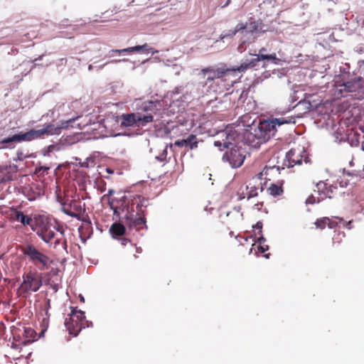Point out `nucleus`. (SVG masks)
<instances>
[{"mask_svg":"<svg viewBox=\"0 0 364 364\" xmlns=\"http://www.w3.org/2000/svg\"><path fill=\"white\" fill-rule=\"evenodd\" d=\"M269 255H270V254L267 253V254L264 255V257L268 259L269 257Z\"/></svg>","mask_w":364,"mask_h":364,"instance_id":"47","label":"nucleus"},{"mask_svg":"<svg viewBox=\"0 0 364 364\" xmlns=\"http://www.w3.org/2000/svg\"><path fill=\"white\" fill-rule=\"evenodd\" d=\"M135 51V46L129 47L127 48L124 49H115L109 51V53H117V54H122V53H132Z\"/></svg>","mask_w":364,"mask_h":364,"instance_id":"28","label":"nucleus"},{"mask_svg":"<svg viewBox=\"0 0 364 364\" xmlns=\"http://www.w3.org/2000/svg\"><path fill=\"white\" fill-rule=\"evenodd\" d=\"M125 230V227L119 223H113L109 228V232L113 236H122Z\"/></svg>","mask_w":364,"mask_h":364,"instance_id":"23","label":"nucleus"},{"mask_svg":"<svg viewBox=\"0 0 364 364\" xmlns=\"http://www.w3.org/2000/svg\"><path fill=\"white\" fill-rule=\"evenodd\" d=\"M63 212L64 213H65L67 215H69L72 218H75L80 220V214L79 213L71 211L70 210L67 209L65 208H63Z\"/></svg>","mask_w":364,"mask_h":364,"instance_id":"32","label":"nucleus"},{"mask_svg":"<svg viewBox=\"0 0 364 364\" xmlns=\"http://www.w3.org/2000/svg\"><path fill=\"white\" fill-rule=\"evenodd\" d=\"M63 60L66 61L65 59H61L62 63H64Z\"/></svg>","mask_w":364,"mask_h":364,"instance_id":"55","label":"nucleus"},{"mask_svg":"<svg viewBox=\"0 0 364 364\" xmlns=\"http://www.w3.org/2000/svg\"><path fill=\"white\" fill-rule=\"evenodd\" d=\"M245 158L244 151L237 146H234L230 150H228L223 157V160L228 161L232 168L241 166Z\"/></svg>","mask_w":364,"mask_h":364,"instance_id":"10","label":"nucleus"},{"mask_svg":"<svg viewBox=\"0 0 364 364\" xmlns=\"http://www.w3.org/2000/svg\"><path fill=\"white\" fill-rule=\"evenodd\" d=\"M315 225L316 228H320L321 230L324 229L326 226H328L329 228L332 229L338 225V223L330 219L329 218L323 217L317 219L316 221L315 222Z\"/></svg>","mask_w":364,"mask_h":364,"instance_id":"20","label":"nucleus"},{"mask_svg":"<svg viewBox=\"0 0 364 364\" xmlns=\"http://www.w3.org/2000/svg\"><path fill=\"white\" fill-rule=\"evenodd\" d=\"M12 218L21 222L23 225H31L32 218L20 210H15L12 214Z\"/></svg>","mask_w":364,"mask_h":364,"instance_id":"21","label":"nucleus"},{"mask_svg":"<svg viewBox=\"0 0 364 364\" xmlns=\"http://www.w3.org/2000/svg\"><path fill=\"white\" fill-rule=\"evenodd\" d=\"M280 177L279 167L273 166H265L263 170L259 173L256 174L252 177L253 183H256L259 181H262L264 180V184H267L268 181L274 182Z\"/></svg>","mask_w":364,"mask_h":364,"instance_id":"11","label":"nucleus"},{"mask_svg":"<svg viewBox=\"0 0 364 364\" xmlns=\"http://www.w3.org/2000/svg\"><path fill=\"white\" fill-rule=\"evenodd\" d=\"M234 68H228L225 64L220 67L215 68L213 66L203 68L200 70V74L205 77L207 74L208 76L206 78L207 82L213 81L215 79L223 78L227 75H230L232 73L235 72Z\"/></svg>","mask_w":364,"mask_h":364,"instance_id":"9","label":"nucleus"},{"mask_svg":"<svg viewBox=\"0 0 364 364\" xmlns=\"http://www.w3.org/2000/svg\"><path fill=\"white\" fill-rule=\"evenodd\" d=\"M21 250L28 261L40 271L48 269L52 263V260L48 255L38 250L32 244L22 246Z\"/></svg>","mask_w":364,"mask_h":364,"instance_id":"5","label":"nucleus"},{"mask_svg":"<svg viewBox=\"0 0 364 364\" xmlns=\"http://www.w3.org/2000/svg\"><path fill=\"white\" fill-rule=\"evenodd\" d=\"M250 28L252 29V31H256L257 29V25L255 22L250 23Z\"/></svg>","mask_w":364,"mask_h":364,"instance_id":"39","label":"nucleus"},{"mask_svg":"<svg viewBox=\"0 0 364 364\" xmlns=\"http://www.w3.org/2000/svg\"><path fill=\"white\" fill-rule=\"evenodd\" d=\"M265 240V238L262 236H260L257 239V242L259 244V245L257 247L258 252L262 254L264 253L267 250H269V246L264 244Z\"/></svg>","mask_w":364,"mask_h":364,"instance_id":"27","label":"nucleus"},{"mask_svg":"<svg viewBox=\"0 0 364 364\" xmlns=\"http://www.w3.org/2000/svg\"><path fill=\"white\" fill-rule=\"evenodd\" d=\"M94 21H95V22H97V23H101V22L107 21V20L95 19V20H94Z\"/></svg>","mask_w":364,"mask_h":364,"instance_id":"45","label":"nucleus"},{"mask_svg":"<svg viewBox=\"0 0 364 364\" xmlns=\"http://www.w3.org/2000/svg\"><path fill=\"white\" fill-rule=\"evenodd\" d=\"M361 132L358 130L351 129L348 134V140L352 146H358L360 143Z\"/></svg>","mask_w":364,"mask_h":364,"instance_id":"22","label":"nucleus"},{"mask_svg":"<svg viewBox=\"0 0 364 364\" xmlns=\"http://www.w3.org/2000/svg\"><path fill=\"white\" fill-rule=\"evenodd\" d=\"M265 50L264 48H261L259 50V54L255 55L257 56V58H252L250 61L245 62V63L241 64L240 66L237 67V68H235L236 70V71L243 72L247 69L254 68L257 65L259 61H260L262 60H277L275 53L269 54V55L262 54V50Z\"/></svg>","mask_w":364,"mask_h":364,"instance_id":"13","label":"nucleus"},{"mask_svg":"<svg viewBox=\"0 0 364 364\" xmlns=\"http://www.w3.org/2000/svg\"><path fill=\"white\" fill-rule=\"evenodd\" d=\"M284 182L283 179H278L269 183L267 188V193L274 197L282 196L284 193Z\"/></svg>","mask_w":364,"mask_h":364,"instance_id":"17","label":"nucleus"},{"mask_svg":"<svg viewBox=\"0 0 364 364\" xmlns=\"http://www.w3.org/2000/svg\"><path fill=\"white\" fill-rule=\"evenodd\" d=\"M62 245H63V250L68 252V244H67V240L66 239H64L63 242H62Z\"/></svg>","mask_w":364,"mask_h":364,"instance_id":"42","label":"nucleus"},{"mask_svg":"<svg viewBox=\"0 0 364 364\" xmlns=\"http://www.w3.org/2000/svg\"><path fill=\"white\" fill-rule=\"evenodd\" d=\"M198 139L196 135L190 134L187 139L176 140L174 142V145L178 147H189L191 149H193L198 147Z\"/></svg>","mask_w":364,"mask_h":364,"instance_id":"18","label":"nucleus"},{"mask_svg":"<svg viewBox=\"0 0 364 364\" xmlns=\"http://www.w3.org/2000/svg\"><path fill=\"white\" fill-rule=\"evenodd\" d=\"M135 51L136 52H141L145 53H155L157 51H154L153 48L149 47V46L147 43H145L142 46H135Z\"/></svg>","mask_w":364,"mask_h":364,"instance_id":"26","label":"nucleus"},{"mask_svg":"<svg viewBox=\"0 0 364 364\" xmlns=\"http://www.w3.org/2000/svg\"><path fill=\"white\" fill-rule=\"evenodd\" d=\"M245 43H246V41H242V42H241V43L239 45V46H238V48H237V49H238V50H239L240 52H242L243 50H245V48H244V46H244V44H245Z\"/></svg>","mask_w":364,"mask_h":364,"instance_id":"40","label":"nucleus"},{"mask_svg":"<svg viewBox=\"0 0 364 364\" xmlns=\"http://www.w3.org/2000/svg\"><path fill=\"white\" fill-rule=\"evenodd\" d=\"M63 60L66 61L65 59H61L62 63H64Z\"/></svg>","mask_w":364,"mask_h":364,"instance_id":"54","label":"nucleus"},{"mask_svg":"<svg viewBox=\"0 0 364 364\" xmlns=\"http://www.w3.org/2000/svg\"><path fill=\"white\" fill-rule=\"evenodd\" d=\"M24 333L27 338H34L35 337V331L31 328H26L24 330Z\"/></svg>","mask_w":364,"mask_h":364,"instance_id":"33","label":"nucleus"},{"mask_svg":"<svg viewBox=\"0 0 364 364\" xmlns=\"http://www.w3.org/2000/svg\"><path fill=\"white\" fill-rule=\"evenodd\" d=\"M359 131H360L362 133L363 140L360 141V143H361V149L364 151V126L359 127Z\"/></svg>","mask_w":364,"mask_h":364,"instance_id":"37","label":"nucleus"},{"mask_svg":"<svg viewBox=\"0 0 364 364\" xmlns=\"http://www.w3.org/2000/svg\"><path fill=\"white\" fill-rule=\"evenodd\" d=\"M333 95L336 98L349 97L353 100H360L364 98V86L360 82H346L335 87Z\"/></svg>","mask_w":364,"mask_h":364,"instance_id":"7","label":"nucleus"},{"mask_svg":"<svg viewBox=\"0 0 364 364\" xmlns=\"http://www.w3.org/2000/svg\"><path fill=\"white\" fill-rule=\"evenodd\" d=\"M246 188L248 191L247 198L255 197L257 196L259 190L261 192L263 191V183L260 181L255 183L252 178Z\"/></svg>","mask_w":364,"mask_h":364,"instance_id":"19","label":"nucleus"},{"mask_svg":"<svg viewBox=\"0 0 364 364\" xmlns=\"http://www.w3.org/2000/svg\"><path fill=\"white\" fill-rule=\"evenodd\" d=\"M307 104H308V105H309L308 109H309V108H310V107H311V104H310L309 102H308Z\"/></svg>","mask_w":364,"mask_h":364,"instance_id":"53","label":"nucleus"},{"mask_svg":"<svg viewBox=\"0 0 364 364\" xmlns=\"http://www.w3.org/2000/svg\"><path fill=\"white\" fill-rule=\"evenodd\" d=\"M46 304H47V309H46V316H48V317L49 316L48 315V309L50 308V299H48L46 300Z\"/></svg>","mask_w":364,"mask_h":364,"instance_id":"41","label":"nucleus"},{"mask_svg":"<svg viewBox=\"0 0 364 364\" xmlns=\"http://www.w3.org/2000/svg\"><path fill=\"white\" fill-rule=\"evenodd\" d=\"M301 104H306V102H302L301 101H300V102L298 103V105H301Z\"/></svg>","mask_w":364,"mask_h":364,"instance_id":"49","label":"nucleus"},{"mask_svg":"<svg viewBox=\"0 0 364 364\" xmlns=\"http://www.w3.org/2000/svg\"><path fill=\"white\" fill-rule=\"evenodd\" d=\"M141 249L139 250V248H136V252H139H139H141Z\"/></svg>","mask_w":364,"mask_h":364,"instance_id":"51","label":"nucleus"},{"mask_svg":"<svg viewBox=\"0 0 364 364\" xmlns=\"http://www.w3.org/2000/svg\"><path fill=\"white\" fill-rule=\"evenodd\" d=\"M65 326L70 335L77 336L82 328L92 326V323L86 320L84 311L73 309L65 319Z\"/></svg>","mask_w":364,"mask_h":364,"instance_id":"8","label":"nucleus"},{"mask_svg":"<svg viewBox=\"0 0 364 364\" xmlns=\"http://www.w3.org/2000/svg\"><path fill=\"white\" fill-rule=\"evenodd\" d=\"M135 113L123 114L121 124L124 127H145L154 122V115H160L162 102L160 100L144 101L136 105Z\"/></svg>","mask_w":364,"mask_h":364,"instance_id":"2","label":"nucleus"},{"mask_svg":"<svg viewBox=\"0 0 364 364\" xmlns=\"http://www.w3.org/2000/svg\"><path fill=\"white\" fill-rule=\"evenodd\" d=\"M323 200V197H316L314 195H310L306 199V204H314L315 203H319L320 200Z\"/></svg>","mask_w":364,"mask_h":364,"instance_id":"29","label":"nucleus"},{"mask_svg":"<svg viewBox=\"0 0 364 364\" xmlns=\"http://www.w3.org/2000/svg\"><path fill=\"white\" fill-rule=\"evenodd\" d=\"M50 168L49 166H40L36 168L35 173L39 175H44L45 173H47L48 171Z\"/></svg>","mask_w":364,"mask_h":364,"instance_id":"30","label":"nucleus"},{"mask_svg":"<svg viewBox=\"0 0 364 364\" xmlns=\"http://www.w3.org/2000/svg\"><path fill=\"white\" fill-rule=\"evenodd\" d=\"M88 70H92V65H90L88 66Z\"/></svg>","mask_w":364,"mask_h":364,"instance_id":"48","label":"nucleus"},{"mask_svg":"<svg viewBox=\"0 0 364 364\" xmlns=\"http://www.w3.org/2000/svg\"><path fill=\"white\" fill-rule=\"evenodd\" d=\"M128 61V59H126V58H124V59H117V60H112L110 61H108L105 63H104L103 65H100V68H103L105 65H107V64L109 63H120V62H127Z\"/></svg>","mask_w":364,"mask_h":364,"instance_id":"34","label":"nucleus"},{"mask_svg":"<svg viewBox=\"0 0 364 364\" xmlns=\"http://www.w3.org/2000/svg\"><path fill=\"white\" fill-rule=\"evenodd\" d=\"M62 128L63 127H58L54 124H46L43 129H32L27 132L0 139V149L9 148L8 144L12 142L31 141L35 139H44L46 136L59 134Z\"/></svg>","mask_w":364,"mask_h":364,"instance_id":"3","label":"nucleus"},{"mask_svg":"<svg viewBox=\"0 0 364 364\" xmlns=\"http://www.w3.org/2000/svg\"><path fill=\"white\" fill-rule=\"evenodd\" d=\"M23 281L18 291L21 295H29L32 292L38 291L43 284V276L36 270H30L22 275Z\"/></svg>","mask_w":364,"mask_h":364,"instance_id":"6","label":"nucleus"},{"mask_svg":"<svg viewBox=\"0 0 364 364\" xmlns=\"http://www.w3.org/2000/svg\"><path fill=\"white\" fill-rule=\"evenodd\" d=\"M254 228L259 230V233H262V223L261 222H257Z\"/></svg>","mask_w":364,"mask_h":364,"instance_id":"38","label":"nucleus"},{"mask_svg":"<svg viewBox=\"0 0 364 364\" xmlns=\"http://www.w3.org/2000/svg\"><path fill=\"white\" fill-rule=\"evenodd\" d=\"M318 194L324 198H331L337 192V187L326 182L320 181L316 184Z\"/></svg>","mask_w":364,"mask_h":364,"instance_id":"15","label":"nucleus"},{"mask_svg":"<svg viewBox=\"0 0 364 364\" xmlns=\"http://www.w3.org/2000/svg\"><path fill=\"white\" fill-rule=\"evenodd\" d=\"M70 206L73 208L75 210V213H79L80 215H81L82 212H85V208H82L80 204H77V203H73L70 204Z\"/></svg>","mask_w":364,"mask_h":364,"instance_id":"31","label":"nucleus"},{"mask_svg":"<svg viewBox=\"0 0 364 364\" xmlns=\"http://www.w3.org/2000/svg\"><path fill=\"white\" fill-rule=\"evenodd\" d=\"M339 223L343 224V227L347 228L348 229H351L353 228L352 223L353 220H349L348 222H345L343 219L339 218Z\"/></svg>","mask_w":364,"mask_h":364,"instance_id":"35","label":"nucleus"},{"mask_svg":"<svg viewBox=\"0 0 364 364\" xmlns=\"http://www.w3.org/2000/svg\"><path fill=\"white\" fill-rule=\"evenodd\" d=\"M247 26L244 23H239L237 24L234 30L230 31L228 34L224 35L223 36H221V39H224L228 37H233L237 32L242 31L245 30Z\"/></svg>","mask_w":364,"mask_h":364,"instance_id":"24","label":"nucleus"},{"mask_svg":"<svg viewBox=\"0 0 364 364\" xmlns=\"http://www.w3.org/2000/svg\"><path fill=\"white\" fill-rule=\"evenodd\" d=\"M37 235L42 239V240L48 243L54 238L55 232L50 228L48 223H42L37 230Z\"/></svg>","mask_w":364,"mask_h":364,"instance_id":"16","label":"nucleus"},{"mask_svg":"<svg viewBox=\"0 0 364 364\" xmlns=\"http://www.w3.org/2000/svg\"><path fill=\"white\" fill-rule=\"evenodd\" d=\"M304 161H305L306 163L307 162V157H306V156H305V157H304Z\"/></svg>","mask_w":364,"mask_h":364,"instance_id":"52","label":"nucleus"},{"mask_svg":"<svg viewBox=\"0 0 364 364\" xmlns=\"http://www.w3.org/2000/svg\"><path fill=\"white\" fill-rule=\"evenodd\" d=\"M114 193V191L112 189H109L108 191V195H109V196L112 195Z\"/></svg>","mask_w":364,"mask_h":364,"instance_id":"46","label":"nucleus"},{"mask_svg":"<svg viewBox=\"0 0 364 364\" xmlns=\"http://www.w3.org/2000/svg\"><path fill=\"white\" fill-rule=\"evenodd\" d=\"M301 152L302 151L300 149H291L289 150L286 155L285 165L288 167L301 165L304 159Z\"/></svg>","mask_w":364,"mask_h":364,"instance_id":"14","label":"nucleus"},{"mask_svg":"<svg viewBox=\"0 0 364 364\" xmlns=\"http://www.w3.org/2000/svg\"><path fill=\"white\" fill-rule=\"evenodd\" d=\"M238 134L236 131L232 129H225L218 133L219 139L214 141V145L222 150L221 146L228 148L232 142L236 141L238 137Z\"/></svg>","mask_w":364,"mask_h":364,"instance_id":"12","label":"nucleus"},{"mask_svg":"<svg viewBox=\"0 0 364 364\" xmlns=\"http://www.w3.org/2000/svg\"><path fill=\"white\" fill-rule=\"evenodd\" d=\"M54 229L59 232L63 237L65 233V228L63 225L57 223L56 226H54Z\"/></svg>","mask_w":364,"mask_h":364,"instance_id":"36","label":"nucleus"},{"mask_svg":"<svg viewBox=\"0 0 364 364\" xmlns=\"http://www.w3.org/2000/svg\"><path fill=\"white\" fill-rule=\"evenodd\" d=\"M252 250V248L250 249V252H249L250 254L251 253Z\"/></svg>","mask_w":364,"mask_h":364,"instance_id":"56","label":"nucleus"},{"mask_svg":"<svg viewBox=\"0 0 364 364\" xmlns=\"http://www.w3.org/2000/svg\"><path fill=\"white\" fill-rule=\"evenodd\" d=\"M240 210V207H235L234 208L232 211L228 212L226 215L229 217L230 215H232L235 221H240L242 219L243 216L242 213H241Z\"/></svg>","mask_w":364,"mask_h":364,"instance_id":"25","label":"nucleus"},{"mask_svg":"<svg viewBox=\"0 0 364 364\" xmlns=\"http://www.w3.org/2000/svg\"><path fill=\"white\" fill-rule=\"evenodd\" d=\"M109 205L113 210L114 214H119L120 211H127L124 223L129 228H134L136 230H140L144 227L146 228V208L149 205L148 198L135 195L131 200V204L128 201L127 205L119 207L115 205L114 200H112L109 201Z\"/></svg>","mask_w":364,"mask_h":364,"instance_id":"1","label":"nucleus"},{"mask_svg":"<svg viewBox=\"0 0 364 364\" xmlns=\"http://www.w3.org/2000/svg\"><path fill=\"white\" fill-rule=\"evenodd\" d=\"M294 117H282L267 119L259 122L258 127L255 130V136L261 141H269L274 137L277 132V127L285 124H295Z\"/></svg>","mask_w":364,"mask_h":364,"instance_id":"4","label":"nucleus"},{"mask_svg":"<svg viewBox=\"0 0 364 364\" xmlns=\"http://www.w3.org/2000/svg\"><path fill=\"white\" fill-rule=\"evenodd\" d=\"M70 122H71V121H67V122H66V124H66L65 127H68V124H69Z\"/></svg>","mask_w":364,"mask_h":364,"instance_id":"50","label":"nucleus"},{"mask_svg":"<svg viewBox=\"0 0 364 364\" xmlns=\"http://www.w3.org/2000/svg\"><path fill=\"white\" fill-rule=\"evenodd\" d=\"M121 240H122V244L123 245H126L128 242H130V240L127 238H122Z\"/></svg>","mask_w":364,"mask_h":364,"instance_id":"43","label":"nucleus"},{"mask_svg":"<svg viewBox=\"0 0 364 364\" xmlns=\"http://www.w3.org/2000/svg\"><path fill=\"white\" fill-rule=\"evenodd\" d=\"M60 239H57L55 242H54V245H53V247L54 248H56L57 246L60 244Z\"/></svg>","mask_w":364,"mask_h":364,"instance_id":"44","label":"nucleus"}]
</instances>
